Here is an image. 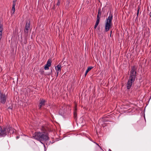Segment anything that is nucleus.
<instances>
[{"label": "nucleus", "instance_id": "nucleus-1", "mask_svg": "<svg viewBox=\"0 0 151 151\" xmlns=\"http://www.w3.org/2000/svg\"><path fill=\"white\" fill-rule=\"evenodd\" d=\"M32 137L43 144H44L43 142L46 141L49 139L48 133L46 131L36 132L33 134Z\"/></svg>", "mask_w": 151, "mask_h": 151}, {"label": "nucleus", "instance_id": "nucleus-2", "mask_svg": "<svg viewBox=\"0 0 151 151\" xmlns=\"http://www.w3.org/2000/svg\"><path fill=\"white\" fill-rule=\"evenodd\" d=\"M137 67L135 65L131 67L130 73L127 85V88L128 89H130L132 86V83L135 81L137 73Z\"/></svg>", "mask_w": 151, "mask_h": 151}, {"label": "nucleus", "instance_id": "nucleus-3", "mask_svg": "<svg viewBox=\"0 0 151 151\" xmlns=\"http://www.w3.org/2000/svg\"><path fill=\"white\" fill-rule=\"evenodd\" d=\"M14 130L9 126H6L3 128L0 126V136L4 137L9 132L13 133Z\"/></svg>", "mask_w": 151, "mask_h": 151}, {"label": "nucleus", "instance_id": "nucleus-4", "mask_svg": "<svg viewBox=\"0 0 151 151\" xmlns=\"http://www.w3.org/2000/svg\"><path fill=\"white\" fill-rule=\"evenodd\" d=\"M113 19V15L110 14L108 17L105 21V32L108 31L112 25V21Z\"/></svg>", "mask_w": 151, "mask_h": 151}, {"label": "nucleus", "instance_id": "nucleus-5", "mask_svg": "<svg viewBox=\"0 0 151 151\" xmlns=\"http://www.w3.org/2000/svg\"><path fill=\"white\" fill-rule=\"evenodd\" d=\"M6 97L5 94L2 93L0 92V100L1 102L4 104L6 102Z\"/></svg>", "mask_w": 151, "mask_h": 151}, {"label": "nucleus", "instance_id": "nucleus-6", "mask_svg": "<svg viewBox=\"0 0 151 151\" xmlns=\"http://www.w3.org/2000/svg\"><path fill=\"white\" fill-rule=\"evenodd\" d=\"M30 21H27L26 22L25 24V28L24 29V32L27 33L30 28Z\"/></svg>", "mask_w": 151, "mask_h": 151}, {"label": "nucleus", "instance_id": "nucleus-7", "mask_svg": "<svg viewBox=\"0 0 151 151\" xmlns=\"http://www.w3.org/2000/svg\"><path fill=\"white\" fill-rule=\"evenodd\" d=\"M40 102L39 104V109H41V107L45 105L46 101L45 100L42 99L40 100Z\"/></svg>", "mask_w": 151, "mask_h": 151}, {"label": "nucleus", "instance_id": "nucleus-8", "mask_svg": "<svg viewBox=\"0 0 151 151\" xmlns=\"http://www.w3.org/2000/svg\"><path fill=\"white\" fill-rule=\"evenodd\" d=\"M61 65L60 63H59L55 67V69L56 72L61 71Z\"/></svg>", "mask_w": 151, "mask_h": 151}, {"label": "nucleus", "instance_id": "nucleus-9", "mask_svg": "<svg viewBox=\"0 0 151 151\" xmlns=\"http://www.w3.org/2000/svg\"><path fill=\"white\" fill-rule=\"evenodd\" d=\"M15 5H16V4H13L12 8V13H11L12 15L15 12Z\"/></svg>", "mask_w": 151, "mask_h": 151}, {"label": "nucleus", "instance_id": "nucleus-10", "mask_svg": "<svg viewBox=\"0 0 151 151\" xmlns=\"http://www.w3.org/2000/svg\"><path fill=\"white\" fill-rule=\"evenodd\" d=\"M93 67L92 66H90L88 67L86 71V73L85 74V76H86L88 72L92 68H93Z\"/></svg>", "mask_w": 151, "mask_h": 151}, {"label": "nucleus", "instance_id": "nucleus-11", "mask_svg": "<svg viewBox=\"0 0 151 151\" xmlns=\"http://www.w3.org/2000/svg\"><path fill=\"white\" fill-rule=\"evenodd\" d=\"M52 63V60L50 59H49L46 63V64L47 65L49 66L50 67L51 65V64Z\"/></svg>", "mask_w": 151, "mask_h": 151}, {"label": "nucleus", "instance_id": "nucleus-12", "mask_svg": "<svg viewBox=\"0 0 151 151\" xmlns=\"http://www.w3.org/2000/svg\"><path fill=\"white\" fill-rule=\"evenodd\" d=\"M101 9H99L98 11V14L97 16H98L99 17H101Z\"/></svg>", "mask_w": 151, "mask_h": 151}, {"label": "nucleus", "instance_id": "nucleus-13", "mask_svg": "<svg viewBox=\"0 0 151 151\" xmlns=\"http://www.w3.org/2000/svg\"><path fill=\"white\" fill-rule=\"evenodd\" d=\"M100 19V17H99L98 16H97V20L96 22V23L99 24Z\"/></svg>", "mask_w": 151, "mask_h": 151}, {"label": "nucleus", "instance_id": "nucleus-14", "mask_svg": "<svg viewBox=\"0 0 151 151\" xmlns=\"http://www.w3.org/2000/svg\"><path fill=\"white\" fill-rule=\"evenodd\" d=\"M49 67H50V66H49L47 65V64H46L44 67L45 70H48L49 69Z\"/></svg>", "mask_w": 151, "mask_h": 151}, {"label": "nucleus", "instance_id": "nucleus-15", "mask_svg": "<svg viewBox=\"0 0 151 151\" xmlns=\"http://www.w3.org/2000/svg\"><path fill=\"white\" fill-rule=\"evenodd\" d=\"M60 4V0H58V1L56 5L59 6Z\"/></svg>", "mask_w": 151, "mask_h": 151}, {"label": "nucleus", "instance_id": "nucleus-16", "mask_svg": "<svg viewBox=\"0 0 151 151\" xmlns=\"http://www.w3.org/2000/svg\"><path fill=\"white\" fill-rule=\"evenodd\" d=\"M74 115L75 117L77 116V113L76 111H74Z\"/></svg>", "mask_w": 151, "mask_h": 151}, {"label": "nucleus", "instance_id": "nucleus-17", "mask_svg": "<svg viewBox=\"0 0 151 151\" xmlns=\"http://www.w3.org/2000/svg\"><path fill=\"white\" fill-rule=\"evenodd\" d=\"M98 25V24H97V23H95V24L94 26V29H96V28Z\"/></svg>", "mask_w": 151, "mask_h": 151}, {"label": "nucleus", "instance_id": "nucleus-18", "mask_svg": "<svg viewBox=\"0 0 151 151\" xmlns=\"http://www.w3.org/2000/svg\"><path fill=\"white\" fill-rule=\"evenodd\" d=\"M40 72L42 74L44 72V71L42 69V70H40Z\"/></svg>", "mask_w": 151, "mask_h": 151}, {"label": "nucleus", "instance_id": "nucleus-19", "mask_svg": "<svg viewBox=\"0 0 151 151\" xmlns=\"http://www.w3.org/2000/svg\"><path fill=\"white\" fill-rule=\"evenodd\" d=\"M94 143H95V144H96L100 148V149H101V150L102 151H104L103 149H102L101 147L98 144H97V143L95 142H94Z\"/></svg>", "mask_w": 151, "mask_h": 151}, {"label": "nucleus", "instance_id": "nucleus-20", "mask_svg": "<svg viewBox=\"0 0 151 151\" xmlns=\"http://www.w3.org/2000/svg\"><path fill=\"white\" fill-rule=\"evenodd\" d=\"M17 0H13V4H16V2Z\"/></svg>", "mask_w": 151, "mask_h": 151}, {"label": "nucleus", "instance_id": "nucleus-21", "mask_svg": "<svg viewBox=\"0 0 151 151\" xmlns=\"http://www.w3.org/2000/svg\"><path fill=\"white\" fill-rule=\"evenodd\" d=\"M60 72H57V77L58 76V74H59V73Z\"/></svg>", "mask_w": 151, "mask_h": 151}, {"label": "nucleus", "instance_id": "nucleus-22", "mask_svg": "<svg viewBox=\"0 0 151 151\" xmlns=\"http://www.w3.org/2000/svg\"><path fill=\"white\" fill-rule=\"evenodd\" d=\"M19 138V136H17L16 137V138H17V139H18Z\"/></svg>", "mask_w": 151, "mask_h": 151}, {"label": "nucleus", "instance_id": "nucleus-23", "mask_svg": "<svg viewBox=\"0 0 151 151\" xmlns=\"http://www.w3.org/2000/svg\"><path fill=\"white\" fill-rule=\"evenodd\" d=\"M150 17H151V12L150 13Z\"/></svg>", "mask_w": 151, "mask_h": 151}, {"label": "nucleus", "instance_id": "nucleus-24", "mask_svg": "<svg viewBox=\"0 0 151 151\" xmlns=\"http://www.w3.org/2000/svg\"><path fill=\"white\" fill-rule=\"evenodd\" d=\"M112 31H111V33H110V36H111V33H112Z\"/></svg>", "mask_w": 151, "mask_h": 151}, {"label": "nucleus", "instance_id": "nucleus-25", "mask_svg": "<svg viewBox=\"0 0 151 151\" xmlns=\"http://www.w3.org/2000/svg\"><path fill=\"white\" fill-rule=\"evenodd\" d=\"M139 9L137 11V13H139Z\"/></svg>", "mask_w": 151, "mask_h": 151}, {"label": "nucleus", "instance_id": "nucleus-26", "mask_svg": "<svg viewBox=\"0 0 151 151\" xmlns=\"http://www.w3.org/2000/svg\"><path fill=\"white\" fill-rule=\"evenodd\" d=\"M8 109H12L11 108V107H9L8 108Z\"/></svg>", "mask_w": 151, "mask_h": 151}, {"label": "nucleus", "instance_id": "nucleus-27", "mask_svg": "<svg viewBox=\"0 0 151 151\" xmlns=\"http://www.w3.org/2000/svg\"><path fill=\"white\" fill-rule=\"evenodd\" d=\"M138 14H139V13H137V16H138Z\"/></svg>", "mask_w": 151, "mask_h": 151}, {"label": "nucleus", "instance_id": "nucleus-28", "mask_svg": "<svg viewBox=\"0 0 151 151\" xmlns=\"http://www.w3.org/2000/svg\"><path fill=\"white\" fill-rule=\"evenodd\" d=\"M89 139H90V140H91V141H92V139H90V138H89Z\"/></svg>", "mask_w": 151, "mask_h": 151}, {"label": "nucleus", "instance_id": "nucleus-29", "mask_svg": "<svg viewBox=\"0 0 151 151\" xmlns=\"http://www.w3.org/2000/svg\"><path fill=\"white\" fill-rule=\"evenodd\" d=\"M109 151H111V150L110 149H109Z\"/></svg>", "mask_w": 151, "mask_h": 151}, {"label": "nucleus", "instance_id": "nucleus-30", "mask_svg": "<svg viewBox=\"0 0 151 151\" xmlns=\"http://www.w3.org/2000/svg\"><path fill=\"white\" fill-rule=\"evenodd\" d=\"M52 73V70H51V73Z\"/></svg>", "mask_w": 151, "mask_h": 151}]
</instances>
